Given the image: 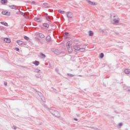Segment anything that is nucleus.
Wrapping results in <instances>:
<instances>
[{
    "label": "nucleus",
    "instance_id": "c9c22d12",
    "mask_svg": "<svg viewBox=\"0 0 130 130\" xmlns=\"http://www.w3.org/2000/svg\"><path fill=\"white\" fill-rule=\"evenodd\" d=\"M12 128L13 129H17V126H13L12 127Z\"/></svg>",
    "mask_w": 130,
    "mask_h": 130
},
{
    "label": "nucleus",
    "instance_id": "4be33fe9",
    "mask_svg": "<svg viewBox=\"0 0 130 130\" xmlns=\"http://www.w3.org/2000/svg\"><path fill=\"white\" fill-rule=\"evenodd\" d=\"M74 48L75 49V50H80V47L77 45L74 46Z\"/></svg>",
    "mask_w": 130,
    "mask_h": 130
},
{
    "label": "nucleus",
    "instance_id": "2f4dec72",
    "mask_svg": "<svg viewBox=\"0 0 130 130\" xmlns=\"http://www.w3.org/2000/svg\"><path fill=\"white\" fill-rule=\"evenodd\" d=\"M36 77H37V78H41V74H36Z\"/></svg>",
    "mask_w": 130,
    "mask_h": 130
},
{
    "label": "nucleus",
    "instance_id": "7c9ffc66",
    "mask_svg": "<svg viewBox=\"0 0 130 130\" xmlns=\"http://www.w3.org/2000/svg\"><path fill=\"white\" fill-rule=\"evenodd\" d=\"M5 30V27L4 26H0V31H4Z\"/></svg>",
    "mask_w": 130,
    "mask_h": 130
},
{
    "label": "nucleus",
    "instance_id": "f257e3e1",
    "mask_svg": "<svg viewBox=\"0 0 130 130\" xmlns=\"http://www.w3.org/2000/svg\"><path fill=\"white\" fill-rule=\"evenodd\" d=\"M119 21H120V19L119 18L118 16L114 15L113 20L111 21V23L113 25H118Z\"/></svg>",
    "mask_w": 130,
    "mask_h": 130
},
{
    "label": "nucleus",
    "instance_id": "dca6fc26",
    "mask_svg": "<svg viewBox=\"0 0 130 130\" xmlns=\"http://www.w3.org/2000/svg\"><path fill=\"white\" fill-rule=\"evenodd\" d=\"M68 48V52H69V53H72L73 52V48H72L71 47H70Z\"/></svg>",
    "mask_w": 130,
    "mask_h": 130
},
{
    "label": "nucleus",
    "instance_id": "de8ad7c7",
    "mask_svg": "<svg viewBox=\"0 0 130 130\" xmlns=\"http://www.w3.org/2000/svg\"><path fill=\"white\" fill-rule=\"evenodd\" d=\"M127 92H130V89L128 90Z\"/></svg>",
    "mask_w": 130,
    "mask_h": 130
},
{
    "label": "nucleus",
    "instance_id": "bb28decb",
    "mask_svg": "<svg viewBox=\"0 0 130 130\" xmlns=\"http://www.w3.org/2000/svg\"><path fill=\"white\" fill-rule=\"evenodd\" d=\"M100 58H103V57H104V54H103V53H101L100 54Z\"/></svg>",
    "mask_w": 130,
    "mask_h": 130
},
{
    "label": "nucleus",
    "instance_id": "37998d69",
    "mask_svg": "<svg viewBox=\"0 0 130 130\" xmlns=\"http://www.w3.org/2000/svg\"><path fill=\"white\" fill-rule=\"evenodd\" d=\"M55 71H56V72H58V69H55Z\"/></svg>",
    "mask_w": 130,
    "mask_h": 130
},
{
    "label": "nucleus",
    "instance_id": "473e14b6",
    "mask_svg": "<svg viewBox=\"0 0 130 130\" xmlns=\"http://www.w3.org/2000/svg\"><path fill=\"white\" fill-rule=\"evenodd\" d=\"M46 19L47 21L50 22V18H49V17H48V16H46Z\"/></svg>",
    "mask_w": 130,
    "mask_h": 130
},
{
    "label": "nucleus",
    "instance_id": "ea45409f",
    "mask_svg": "<svg viewBox=\"0 0 130 130\" xmlns=\"http://www.w3.org/2000/svg\"><path fill=\"white\" fill-rule=\"evenodd\" d=\"M64 34L66 36H68V35H69V32H65Z\"/></svg>",
    "mask_w": 130,
    "mask_h": 130
},
{
    "label": "nucleus",
    "instance_id": "2eb2a0df",
    "mask_svg": "<svg viewBox=\"0 0 130 130\" xmlns=\"http://www.w3.org/2000/svg\"><path fill=\"white\" fill-rule=\"evenodd\" d=\"M16 43H17V44H18V45H23L24 43L22 41H17Z\"/></svg>",
    "mask_w": 130,
    "mask_h": 130
},
{
    "label": "nucleus",
    "instance_id": "c756f323",
    "mask_svg": "<svg viewBox=\"0 0 130 130\" xmlns=\"http://www.w3.org/2000/svg\"><path fill=\"white\" fill-rule=\"evenodd\" d=\"M19 13L20 15H22V16H23V17H25V13L22 12L21 11H19Z\"/></svg>",
    "mask_w": 130,
    "mask_h": 130
},
{
    "label": "nucleus",
    "instance_id": "72a5a7b5",
    "mask_svg": "<svg viewBox=\"0 0 130 130\" xmlns=\"http://www.w3.org/2000/svg\"><path fill=\"white\" fill-rule=\"evenodd\" d=\"M41 99H42V101H43V102H45L46 100H45V98L44 97L42 96V97L41 98Z\"/></svg>",
    "mask_w": 130,
    "mask_h": 130
},
{
    "label": "nucleus",
    "instance_id": "c03bdc74",
    "mask_svg": "<svg viewBox=\"0 0 130 130\" xmlns=\"http://www.w3.org/2000/svg\"><path fill=\"white\" fill-rule=\"evenodd\" d=\"M74 120H76V121H78V119L75 118V119H74Z\"/></svg>",
    "mask_w": 130,
    "mask_h": 130
},
{
    "label": "nucleus",
    "instance_id": "a878e982",
    "mask_svg": "<svg viewBox=\"0 0 130 130\" xmlns=\"http://www.w3.org/2000/svg\"><path fill=\"white\" fill-rule=\"evenodd\" d=\"M40 55L43 57V58H45L46 57V56L45 55V54L42 53H40Z\"/></svg>",
    "mask_w": 130,
    "mask_h": 130
},
{
    "label": "nucleus",
    "instance_id": "39448f33",
    "mask_svg": "<svg viewBox=\"0 0 130 130\" xmlns=\"http://www.w3.org/2000/svg\"><path fill=\"white\" fill-rule=\"evenodd\" d=\"M35 35L36 36H39L40 38H44L45 37V36L43 34L40 32H36Z\"/></svg>",
    "mask_w": 130,
    "mask_h": 130
},
{
    "label": "nucleus",
    "instance_id": "aec40b11",
    "mask_svg": "<svg viewBox=\"0 0 130 130\" xmlns=\"http://www.w3.org/2000/svg\"><path fill=\"white\" fill-rule=\"evenodd\" d=\"M43 26L45 28H49V25L47 23H43Z\"/></svg>",
    "mask_w": 130,
    "mask_h": 130
},
{
    "label": "nucleus",
    "instance_id": "20e7f679",
    "mask_svg": "<svg viewBox=\"0 0 130 130\" xmlns=\"http://www.w3.org/2000/svg\"><path fill=\"white\" fill-rule=\"evenodd\" d=\"M86 2L88 5H90L91 6H96V5H98L97 3L91 2L90 0H86Z\"/></svg>",
    "mask_w": 130,
    "mask_h": 130
},
{
    "label": "nucleus",
    "instance_id": "c85d7f7f",
    "mask_svg": "<svg viewBox=\"0 0 130 130\" xmlns=\"http://www.w3.org/2000/svg\"><path fill=\"white\" fill-rule=\"evenodd\" d=\"M68 76H69V77H75V75L72 74H70V73L68 74Z\"/></svg>",
    "mask_w": 130,
    "mask_h": 130
},
{
    "label": "nucleus",
    "instance_id": "58836bf2",
    "mask_svg": "<svg viewBox=\"0 0 130 130\" xmlns=\"http://www.w3.org/2000/svg\"><path fill=\"white\" fill-rule=\"evenodd\" d=\"M119 126H122V123H119L118 124Z\"/></svg>",
    "mask_w": 130,
    "mask_h": 130
},
{
    "label": "nucleus",
    "instance_id": "4468645a",
    "mask_svg": "<svg viewBox=\"0 0 130 130\" xmlns=\"http://www.w3.org/2000/svg\"><path fill=\"white\" fill-rule=\"evenodd\" d=\"M9 8L11 9V10H18L17 8H16V6L15 5H12V6H9Z\"/></svg>",
    "mask_w": 130,
    "mask_h": 130
},
{
    "label": "nucleus",
    "instance_id": "9d476101",
    "mask_svg": "<svg viewBox=\"0 0 130 130\" xmlns=\"http://www.w3.org/2000/svg\"><path fill=\"white\" fill-rule=\"evenodd\" d=\"M4 41L6 43H11V39L8 38H6L4 39Z\"/></svg>",
    "mask_w": 130,
    "mask_h": 130
},
{
    "label": "nucleus",
    "instance_id": "f704fd0d",
    "mask_svg": "<svg viewBox=\"0 0 130 130\" xmlns=\"http://www.w3.org/2000/svg\"><path fill=\"white\" fill-rule=\"evenodd\" d=\"M24 38L25 40H29V38L27 36H24Z\"/></svg>",
    "mask_w": 130,
    "mask_h": 130
},
{
    "label": "nucleus",
    "instance_id": "e433bc0d",
    "mask_svg": "<svg viewBox=\"0 0 130 130\" xmlns=\"http://www.w3.org/2000/svg\"><path fill=\"white\" fill-rule=\"evenodd\" d=\"M4 85H5V86H7V85H8V82H6V81H5V82H4Z\"/></svg>",
    "mask_w": 130,
    "mask_h": 130
},
{
    "label": "nucleus",
    "instance_id": "09e8293b",
    "mask_svg": "<svg viewBox=\"0 0 130 130\" xmlns=\"http://www.w3.org/2000/svg\"><path fill=\"white\" fill-rule=\"evenodd\" d=\"M79 77H82V75H79Z\"/></svg>",
    "mask_w": 130,
    "mask_h": 130
},
{
    "label": "nucleus",
    "instance_id": "f03ea898",
    "mask_svg": "<svg viewBox=\"0 0 130 130\" xmlns=\"http://www.w3.org/2000/svg\"><path fill=\"white\" fill-rule=\"evenodd\" d=\"M49 111L53 114V115H54V116L59 117V113L57 111L53 109H50Z\"/></svg>",
    "mask_w": 130,
    "mask_h": 130
},
{
    "label": "nucleus",
    "instance_id": "412c9836",
    "mask_svg": "<svg viewBox=\"0 0 130 130\" xmlns=\"http://www.w3.org/2000/svg\"><path fill=\"white\" fill-rule=\"evenodd\" d=\"M34 20L36 21V22H41V19L39 18H35Z\"/></svg>",
    "mask_w": 130,
    "mask_h": 130
},
{
    "label": "nucleus",
    "instance_id": "a18cd8bd",
    "mask_svg": "<svg viewBox=\"0 0 130 130\" xmlns=\"http://www.w3.org/2000/svg\"><path fill=\"white\" fill-rule=\"evenodd\" d=\"M104 31H105V30H103H103H102V32H104Z\"/></svg>",
    "mask_w": 130,
    "mask_h": 130
},
{
    "label": "nucleus",
    "instance_id": "f3484780",
    "mask_svg": "<svg viewBox=\"0 0 130 130\" xmlns=\"http://www.w3.org/2000/svg\"><path fill=\"white\" fill-rule=\"evenodd\" d=\"M124 73L127 75L130 74V69H125L124 70Z\"/></svg>",
    "mask_w": 130,
    "mask_h": 130
},
{
    "label": "nucleus",
    "instance_id": "b1692460",
    "mask_svg": "<svg viewBox=\"0 0 130 130\" xmlns=\"http://www.w3.org/2000/svg\"><path fill=\"white\" fill-rule=\"evenodd\" d=\"M79 50H80V51H81V52H84V51H85V50H86V49H85L84 48H79Z\"/></svg>",
    "mask_w": 130,
    "mask_h": 130
},
{
    "label": "nucleus",
    "instance_id": "f8f14e48",
    "mask_svg": "<svg viewBox=\"0 0 130 130\" xmlns=\"http://www.w3.org/2000/svg\"><path fill=\"white\" fill-rule=\"evenodd\" d=\"M32 63H33L34 64H35L36 66H39V64H40V62H39V61H37V60H36V61H33V62H32Z\"/></svg>",
    "mask_w": 130,
    "mask_h": 130
},
{
    "label": "nucleus",
    "instance_id": "4c0bfd02",
    "mask_svg": "<svg viewBox=\"0 0 130 130\" xmlns=\"http://www.w3.org/2000/svg\"><path fill=\"white\" fill-rule=\"evenodd\" d=\"M15 50H16V51H19L20 49H19V48H15Z\"/></svg>",
    "mask_w": 130,
    "mask_h": 130
},
{
    "label": "nucleus",
    "instance_id": "7ed1b4c3",
    "mask_svg": "<svg viewBox=\"0 0 130 130\" xmlns=\"http://www.w3.org/2000/svg\"><path fill=\"white\" fill-rule=\"evenodd\" d=\"M66 15L68 19H73L74 18V14L72 12H67Z\"/></svg>",
    "mask_w": 130,
    "mask_h": 130
},
{
    "label": "nucleus",
    "instance_id": "5701e85b",
    "mask_svg": "<svg viewBox=\"0 0 130 130\" xmlns=\"http://www.w3.org/2000/svg\"><path fill=\"white\" fill-rule=\"evenodd\" d=\"M1 4H8V1L7 0H1Z\"/></svg>",
    "mask_w": 130,
    "mask_h": 130
},
{
    "label": "nucleus",
    "instance_id": "a19ab883",
    "mask_svg": "<svg viewBox=\"0 0 130 130\" xmlns=\"http://www.w3.org/2000/svg\"><path fill=\"white\" fill-rule=\"evenodd\" d=\"M31 4H32V5H35V2L32 1V2H31Z\"/></svg>",
    "mask_w": 130,
    "mask_h": 130
},
{
    "label": "nucleus",
    "instance_id": "a211bd4d",
    "mask_svg": "<svg viewBox=\"0 0 130 130\" xmlns=\"http://www.w3.org/2000/svg\"><path fill=\"white\" fill-rule=\"evenodd\" d=\"M35 73H38L39 74H40V73H41V70L38 69H35Z\"/></svg>",
    "mask_w": 130,
    "mask_h": 130
},
{
    "label": "nucleus",
    "instance_id": "6e6552de",
    "mask_svg": "<svg viewBox=\"0 0 130 130\" xmlns=\"http://www.w3.org/2000/svg\"><path fill=\"white\" fill-rule=\"evenodd\" d=\"M50 109L48 108V107L46 105H43V110L44 111H49Z\"/></svg>",
    "mask_w": 130,
    "mask_h": 130
},
{
    "label": "nucleus",
    "instance_id": "cd10ccee",
    "mask_svg": "<svg viewBox=\"0 0 130 130\" xmlns=\"http://www.w3.org/2000/svg\"><path fill=\"white\" fill-rule=\"evenodd\" d=\"M58 12H59V13H60V14H64V13H66V12L64 11H62L61 10H59Z\"/></svg>",
    "mask_w": 130,
    "mask_h": 130
},
{
    "label": "nucleus",
    "instance_id": "79ce46f5",
    "mask_svg": "<svg viewBox=\"0 0 130 130\" xmlns=\"http://www.w3.org/2000/svg\"><path fill=\"white\" fill-rule=\"evenodd\" d=\"M125 87H126L125 85H124V86H123V88L124 89V90H125V89H126V88H125Z\"/></svg>",
    "mask_w": 130,
    "mask_h": 130
},
{
    "label": "nucleus",
    "instance_id": "1a4fd4ad",
    "mask_svg": "<svg viewBox=\"0 0 130 130\" xmlns=\"http://www.w3.org/2000/svg\"><path fill=\"white\" fill-rule=\"evenodd\" d=\"M72 44H73V42H72V41H70L66 43V46H67V48H68L69 47H71V46H72Z\"/></svg>",
    "mask_w": 130,
    "mask_h": 130
},
{
    "label": "nucleus",
    "instance_id": "393cba45",
    "mask_svg": "<svg viewBox=\"0 0 130 130\" xmlns=\"http://www.w3.org/2000/svg\"><path fill=\"white\" fill-rule=\"evenodd\" d=\"M93 35H94V34L93 33V31L90 30L89 31V36H93Z\"/></svg>",
    "mask_w": 130,
    "mask_h": 130
},
{
    "label": "nucleus",
    "instance_id": "49530a36",
    "mask_svg": "<svg viewBox=\"0 0 130 130\" xmlns=\"http://www.w3.org/2000/svg\"><path fill=\"white\" fill-rule=\"evenodd\" d=\"M40 43H43V42L40 41Z\"/></svg>",
    "mask_w": 130,
    "mask_h": 130
},
{
    "label": "nucleus",
    "instance_id": "0eeeda50",
    "mask_svg": "<svg viewBox=\"0 0 130 130\" xmlns=\"http://www.w3.org/2000/svg\"><path fill=\"white\" fill-rule=\"evenodd\" d=\"M2 14L5 16H11V12L7 11H2Z\"/></svg>",
    "mask_w": 130,
    "mask_h": 130
},
{
    "label": "nucleus",
    "instance_id": "6ab92c4d",
    "mask_svg": "<svg viewBox=\"0 0 130 130\" xmlns=\"http://www.w3.org/2000/svg\"><path fill=\"white\" fill-rule=\"evenodd\" d=\"M1 24H2V25H4V26H6V27H8L9 26V25L8 24V23L7 22H1Z\"/></svg>",
    "mask_w": 130,
    "mask_h": 130
},
{
    "label": "nucleus",
    "instance_id": "ddd939ff",
    "mask_svg": "<svg viewBox=\"0 0 130 130\" xmlns=\"http://www.w3.org/2000/svg\"><path fill=\"white\" fill-rule=\"evenodd\" d=\"M43 6H44L45 8H46V9H49V8H50V6L48 5V4L47 3H44Z\"/></svg>",
    "mask_w": 130,
    "mask_h": 130
},
{
    "label": "nucleus",
    "instance_id": "423d86ee",
    "mask_svg": "<svg viewBox=\"0 0 130 130\" xmlns=\"http://www.w3.org/2000/svg\"><path fill=\"white\" fill-rule=\"evenodd\" d=\"M52 51L55 53V54H60L62 52L60 50L55 49H53Z\"/></svg>",
    "mask_w": 130,
    "mask_h": 130
},
{
    "label": "nucleus",
    "instance_id": "9b49d317",
    "mask_svg": "<svg viewBox=\"0 0 130 130\" xmlns=\"http://www.w3.org/2000/svg\"><path fill=\"white\" fill-rule=\"evenodd\" d=\"M46 40L48 42H49L51 41V37H50V36H47V37H46Z\"/></svg>",
    "mask_w": 130,
    "mask_h": 130
}]
</instances>
